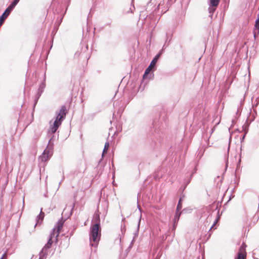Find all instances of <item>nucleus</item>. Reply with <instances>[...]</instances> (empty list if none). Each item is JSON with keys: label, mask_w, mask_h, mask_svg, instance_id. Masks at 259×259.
Returning a JSON list of instances; mask_svg holds the SVG:
<instances>
[{"label": "nucleus", "mask_w": 259, "mask_h": 259, "mask_svg": "<svg viewBox=\"0 0 259 259\" xmlns=\"http://www.w3.org/2000/svg\"><path fill=\"white\" fill-rule=\"evenodd\" d=\"M63 224L64 221H63L62 219H61L58 222L54 228L52 230V232L49 236V238L47 243L42 248L39 253V259H46V256L48 254V249L51 248L53 243V239L55 238L56 240H57V237L63 227Z\"/></svg>", "instance_id": "obj_1"}, {"label": "nucleus", "mask_w": 259, "mask_h": 259, "mask_svg": "<svg viewBox=\"0 0 259 259\" xmlns=\"http://www.w3.org/2000/svg\"><path fill=\"white\" fill-rule=\"evenodd\" d=\"M67 113V109L65 106H62L59 110L56 111V117L53 124L51 125L50 127L49 132L54 134L57 129L60 126L62 122L65 118Z\"/></svg>", "instance_id": "obj_2"}, {"label": "nucleus", "mask_w": 259, "mask_h": 259, "mask_svg": "<svg viewBox=\"0 0 259 259\" xmlns=\"http://www.w3.org/2000/svg\"><path fill=\"white\" fill-rule=\"evenodd\" d=\"M100 228L99 223L95 224L91 227L90 233V241L91 246L96 247L98 244L101 237Z\"/></svg>", "instance_id": "obj_3"}, {"label": "nucleus", "mask_w": 259, "mask_h": 259, "mask_svg": "<svg viewBox=\"0 0 259 259\" xmlns=\"http://www.w3.org/2000/svg\"><path fill=\"white\" fill-rule=\"evenodd\" d=\"M53 144L51 143V140H50L47 148L44 151L43 153L39 157V159L46 162L49 159L53 154Z\"/></svg>", "instance_id": "obj_4"}, {"label": "nucleus", "mask_w": 259, "mask_h": 259, "mask_svg": "<svg viewBox=\"0 0 259 259\" xmlns=\"http://www.w3.org/2000/svg\"><path fill=\"white\" fill-rule=\"evenodd\" d=\"M162 53V51H161L157 55H156L153 59L151 62L149 66L146 69L145 73L143 75V78H145L146 76L150 73V71L154 68L156 64V62L158 59L159 58L161 54Z\"/></svg>", "instance_id": "obj_5"}, {"label": "nucleus", "mask_w": 259, "mask_h": 259, "mask_svg": "<svg viewBox=\"0 0 259 259\" xmlns=\"http://www.w3.org/2000/svg\"><path fill=\"white\" fill-rule=\"evenodd\" d=\"M46 74H45L44 80L41 82V83L39 85V87L38 89L37 96L36 97V99H35L34 106L37 103V102L38 99L41 96V94L43 93V92L44 91V90H45V89L46 88V82H46Z\"/></svg>", "instance_id": "obj_6"}, {"label": "nucleus", "mask_w": 259, "mask_h": 259, "mask_svg": "<svg viewBox=\"0 0 259 259\" xmlns=\"http://www.w3.org/2000/svg\"><path fill=\"white\" fill-rule=\"evenodd\" d=\"M246 245L245 243H242L240 246L237 256L235 259H246V252L245 250Z\"/></svg>", "instance_id": "obj_7"}, {"label": "nucleus", "mask_w": 259, "mask_h": 259, "mask_svg": "<svg viewBox=\"0 0 259 259\" xmlns=\"http://www.w3.org/2000/svg\"><path fill=\"white\" fill-rule=\"evenodd\" d=\"M11 11H7V9L5 10V11L3 13L2 15L0 17V27L3 25L5 20L7 18V17L9 15Z\"/></svg>", "instance_id": "obj_8"}, {"label": "nucleus", "mask_w": 259, "mask_h": 259, "mask_svg": "<svg viewBox=\"0 0 259 259\" xmlns=\"http://www.w3.org/2000/svg\"><path fill=\"white\" fill-rule=\"evenodd\" d=\"M257 19L256 20L255 22V30L254 31V37H256V34L257 33H259V14L257 15Z\"/></svg>", "instance_id": "obj_9"}, {"label": "nucleus", "mask_w": 259, "mask_h": 259, "mask_svg": "<svg viewBox=\"0 0 259 259\" xmlns=\"http://www.w3.org/2000/svg\"><path fill=\"white\" fill-rule=\"evenodd\" d=\"M19 2L16 0H14L11 4L8 6L7 9V11H12L15 7L17 5Z\"/></svg>", "instance_id": "obj_10"}, {"label": "nucleus", "mask_w": 259, "mask_h": 259, "mask_svg": "<svg viewBox=\"0 0 259 259\" xmlns=\"http://www.w3.org/2000/svg\"><path fill=\"white\" fill-rule=\"evenodd\" d=\"M180 215H181V212H179V211H177V212L175 215L174 219V228H175L176 224L179 220Z\"/></svg>", "instance_id": "obj_11"}, {"label": "nucleus", "mask_w": 259, "mask_h": 259, "mask_svg": "<svg viewBox=\"0 0 259 259\" xmlns=\"http://www.w3.org/2000/svg\"><path fill=\"white\" fill-rule=\"evenodd\" d=\"M217 6H210V4H209V7L208 8L209 13L210 14L209 16L210 17H212L213 13L215 11L216 7Z\"/></svg>", "instance_id": "obj_12"}, {"label": "nucleus", "mask_w": 259, "mask_h": 259, "mask_svg": "<svg viewBox=\"0 0 259 259\" xmlns=\"http://www.w3.org/2000/svg\"><path fill=\"white\" fill-rule=\"evenodd\" d=\"M109 143L108 142H106L105 144V146H104V148L103 151L102 156H104L105 153H106L107 151L108 150V149L109 148Z\"/></svg>", "instance_id": "obj_13"}, {"label": "nucleus", "mask_w": 259, "mask_h": 259, "mask_svg": "<svg viewBox=\"0 0 259 259\" xmlns=\"http://www.w3.org/2000/svg\"><path fill=\"white\" fill-rule=\"evenodd\" d=\"M220 0H210V4L211 6H218Z\"/></svg>", "instance_id": "obj_14"}, {"label": "nucleus", "mask_w": 259, "mask_h": 259, "mask_svg": "<svg viewBox=\"0 0 259 259\" xmlns=\"http://www.w3.org/2000/svg\"><path fill=\"white\" fill-rule=\"evenodd\" d=\"M220 215L219 214V213H218V215H217V218H216V219L215 220L212 226L211 227V228H210L209 229V231L213 228V227L217 224V223L218 222L219 220H220Z\"/></svg>", "instance_id": "obj_15"}, {"label": "nucleus", "mask_w": 259, "mask_h": 259, "mask_svg": "<svg viewBox=\"0 0 259 259\" xmlns=\"http://www.w3.org/2000/svg\"><path fill=\"white\" fill-rule=\"evenodd\" d=\"M44 217V213L43 212H42V211L41 210L40 213L39 215L37 217V218H38V220H40V222H41L43 220Z\"/></svg>", "instance_id": "obj_16"}, {"label": "nucleus", "mask_w": 259, "mask_h": 259, "mask_svg": "<svg viewBox=\"0 0 259 259\" xmlns=\"http://www.w3.org/2000/svg\"><path fill=\"white\" fill-rule=\"evenodd\" d=\"M255 102H256L255 103H253L252 104V108H254V107H256L258 105V104H259V98H256L255 99Z\"/></svg>", "instance_id": "obj_17"}, {"label": "nucleus", "mask_w": 259, "mask_h": 259, "mask_svg": "<svg viewBox=\"0 0 259 259\" xmlns=\"http://www.w3.org/2000/svg\"><path fill=\"white\" fill-rule=\"evenodd\" d=\"M182 208V203L178 202L177 207V211H179Z\"/></svg>", "instance_id": "obj_18"}, {"label": "nucleus", "mask_w": 259, "mask_h": 259, "mask_svg": "<svg viewBox=\"0 0 259 259\" xmlns=\"http://www.w3.org/2000/svg\"><path fill=\"white\" fill-rule=\"evenodd\" d=\"M7 253L6 252L3 254L1 259H5L6 258H7Z\"/></svg>", "instance_id": "obj_19"}, {"label": "nucleus", "mask_w": 259, "mask_h": 259, "mask_svg": "<svg viewBox=\"0 0 259 259\" xmlns=\"http://www.w3.org/2000/svg\"><path fill=\"white\" fill-rule=\"evenodd\" d=\"M184 197V195L180 197V199H179V202H182V200H183V199Z\"/></svg>", "instance_id": "obj_20"}, {"label": "nucleus", "mask_w": 259, "mask_h": 259, "mask_svg": "<svg viewBox=\"0 0 259 259\" xmlns=\"http://www.w3.org/2000/svg\"><path fill=\"white\" fill-rule=\"evenodd\" d=\"M184 197V195L180 197V199H179V202H182V200H183V199Z\"/></svg>", "instance_id": "obj_21"}, {"label": "nucleus", "mask_w": 259, "mask_h": 259, "mask_svg": "<svg viewBox=\"0 0 259 259\" xmlns=\"http://www.w3.org/2000/svg\"><path fill=\"white\" fill-rule=\"evenodd\" d=\"M64 176H63V178H62V179L61 181L59 182V186L61 185V182H62L63 181V180H64Z\"/></svg>", "instance_id": "obj_22"}, {"label": "nucleus", "mask_w": 259, "mask_h": 259, "mask_svg": "<svg viewBox=\"0 0 259 259\" xmlns=\"http://www.w3.org/2000/svg\"><path fill=\"white\" fill-rule=\"evenodd\" d=\"M74 205H75V204H74V203H73V204L72 207V208H71V211H72V210H73V208H74Z\"/></svg>", "instance_id": "obj_23"}, {"label": "nucleus", "mask_w": 259, "mask_h": 259, "mask_svg": "<svg viewBox=\"0 0 259 259\" xmlns=\"http://www.w3.org/2000/svg\"><path fill=\"white\" fill-rule=\"evenodd\" d=\"M39 221H40V220H39L37 221V223L35 224V226H36V225H37V224H38V223H39Z\"/></svg>", "instance_id": "obj_24"}, {"label": "nucleus", "mask_w": 259, "mask_h": 259, "mask_svg": "<svg viewBox=\"0 0 259 259\" xmlns=\"http://www.w3.org/2000/svg\"><path fill=\"white\" fill-rule=\"evenodd\" d=\"M39 221H40V220H39L37 221V223L35 224V226H36V225H37V224H38V223H39Z\"/></svg>", "instance_id": "obj_25"}, {"label": "nucleus", "mask_w": 259, "mask_h": 259, "mask_svg": "<svg viewBox=\"0 0 259 259\" xmlns=\"http://www.w3.org/2000/svg\"><path fill=\"white\" fill-rule=\"evenodd\" d=\"M140 221H139V222L138 227H139V225H140Z\"/></svg>", "instance_id": "obj_26"}, {"label": "nucleus", "mask_w": 259, "mask_h": 259, "mask_svg": "<svg viewBox=\"0 0 259 259\" xmlns=\"http://www.w3.org/2000/svg\"><path fill=\"white\" fill-rule=\"evenodd\" d=\"M97 217L98 219H99V215H98V216H97Z\"/></svg>", "instance_id": "obj_27"}, {"label": "nucleus", "mask_w": 259, "mask_h": 259, "mask_svg": "<svg viewBox=\"0 0 259 259\" xmlns=\"http://www.w3.org/2000/svg\"><path fill=\"white\" fill-rule=\"evenodd\" d=\"M251 101L253 103V98L251 99Z\"/></svg>", "instance_id": "obj_28"}, {"label": "nucleus", "mask_w": 259, "mask_h": 259, "mask_svg": "<svg viewBox=\"0 0 259 259\" xmlns=\"http://www.w3.org/2000/svg\"><path fill=\"white\" fill-rule=\"evenodd\" d=\"M245 137V135L243 136V137H242V138H244Z\"/></svg>", "instance_id": "obj_29"}]
</instances>
